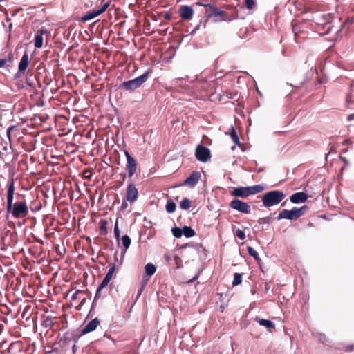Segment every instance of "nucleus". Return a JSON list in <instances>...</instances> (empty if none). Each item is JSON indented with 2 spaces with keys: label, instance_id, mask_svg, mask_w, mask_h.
<instances>
[{
  "label": "nucleus",
  "instance_id": "f257e3e1",
  "mask_svg": "<svg viewBox=\"0 0 354 354\" xmlns=\"http://www.w3.org/2000/svg\"><path fill=\"white\" fill-rule=\"evenodd\" d=\"M285 198V194L279 190H272L266 193L262 197V202L265 207H269L281 203Z\"/></svg>",
  "mask_w": 354,
  "mask_h": 354
},
{
  "label": "nucleus",
  "instance_id": "f03ea898",
  "mask_svg": "<svg viewBox=\"0 0 354 354\" xmlns=\"http://www.w3.org/2000/svg\"><path fill=\"white\" fill-rule=\"evenodd\" d=\"M263 190V187L261 185H256L251 187H235L231 192V194L235 197H241L245 198L250 195L260 193Z\"/></svg>",
  "mask_w": 354,
  "mask_h": 354
},
{
  "label": "nucleus",
  "instance_id": "7ed1b4c3",
  "mask_svg": "<svg viewBox=\"0 0 354 354\" xmlns=\"http://www.w3.org/2000/svg\"><path fill=\"white\" fill-rule=\"evenodd\" d=\"M6 210L11 213L15 218H22L28 214V208L25 200L15 203L10 209Z\"/></svg>",
  "mask_w": 354,
  "mask_h": 354
},
{
  "label": "nucleus",
  "instance_id": "20e7f679",
  "mask_svg": "<svg viewBox=\"0 0 354 354\" xmlns=\"http://www.w3.org/2000/svg\"><path fill=\"white\" fill-rule=\"evenodd\" d=\"M150 73L151 71L148 70L142 75L136 78L124 82L122 84V87L126 90L133 91L138 88L140 87L141 85L143 84L147 80Z\"/></svg>",
  "mask_w": 354,
  "mask_h": 354
},
{
  "label": "nucleus",
  "instance_id": "39448f33",
  "mask_svg": "<svg viewBox=\"0 0 354 354\" xmlns=\"http://www.w3.org/2000/svg\"><path fill=\"white\" fill-rule=\"evenodd\" d=\"M307 209V207L303 206L300 208L296 207H293L290 210L283 209L279 214L277 219H288V220H297L300 216L304 214L305 211Z\"/></svg>",
  "mask_w": 354,
  "mask_h": 354
},
{
  "label": "nucleus",
  "instance_id": "423d86ee",
  "mask_svg": "<svg viewBox=\"0 0 354 354\" xmlns=\"http://www.w3.org/2000/svg\"><path fill=\"white\" fill-rule=\"evenodd\" d=\"M196 158L202 162H207L211 159L210 150L203 145H198L195 149Z\"/></svg>",
  "mask_w": 354,
  "mask_h": 354
},
{
  "label": "nucleus",
  "instance_id": "0eeeda50",
  "mask_svg": "<svg viewBox=\"0 0 354 354\" xmlns=\"http://www.w3.org/2000/svg\"><path fill=\"white\" fill-rule=\"evenodd\" d=\"M109 5H110L109 1L104 3L100 8L93 9L91 11L88 12L86 15H84V16H82L81 17L80 21L82 22H86L88 20H91V19L99 16L100 15H101L102 13H103L104 12L106 11V10L108 8Z\"/></svg>",
  "mask_w": 354,
  "mask_h": 354
},
{
  "label": "nucleus",
  "instance_id": "6e6552de",
  "mask_svg": "<svg viewBox=\"0 0 354 354\" xmlns=\"http://www.w3.org/2000/svg\"><path fill=\"white\" fill-rule=\"evenodd\" d=\"M7 206L6 209H10L12 207L14 194L15 190V179L12 176L10 177L7 182Z\"/></svg>",
  "mask_w": 354,
  "mask_h": 354
},
{
  "label": "nucleus",
  "instance_id": "1a4fd4ad",
  "mask_svg": "<svg viewBox=\"0 0 354 354\" xmlns=\"http://www.w3.org/2000/svg\"><path fill=\"white\" fill-rule=\"evenodd\" d=\"M229 205L231 208L241 213L248 214H250L251 211L250 206L247 203L239 199H233Z\"/></svg>",
  "mask_w": 354,
  "mask_h": 354
},
{
  "label": "nucleus",
  "instance_id": "9d476101",
  "mask_svg": "<svg viewBox=\"0 0 354 354\" xmlns=\"http://www.w3.org/2000/svg\"><path fill=\"white\" fill-rule=\"evenodd\" d=\"M124 153L127 158L126 170L128 171V176L131 178L132 176L136 172L137 162L134 158L130 155L128 151L125 150Z\"/></svg>",
  "mask_w": 354,
  "mask_h": 354
},
{
  "label": "nucleus",
  "instance_id": "9b49d317",
  "mask_svg": "<svg viewBox=\"0 0 354 354\" xmlns=\"http://www.w3.org/2000/svg\"><path fill=\"white\" fill-rule=\"evenodd\" d=\"M138 197V191L135 185L131 181L128 185L126 191V199L128 202L133 203Z\"/></svg>",
  "mask_w": 354,
  "mask_h": 354
},
{
  "label": "nucleus",
  "instance_id": "f8f14e48",
  "mask_svg": "<svg viewBox=\"0 0 354 354\" xmlns=\"http://www.w3.org/2000/svg\"><path fill=\"white\" fill-rule=\"evenodd\" d=\"M207 12H209L208 17L214 16L216 18V21H225L227 19V12L219 10L216 7L209 6V10H207Z\"/></svg>",
  "mask_w": 354,
  "mask_h": 354
},
{
  "label": "nucleus",
  "instance_id": "ddd939ff",
  "mask_svg": "<svg viewBox=\"0 0 354 354\" xmlns=\"http://www.w3.org/2000/svg\"><path fill=\"white\" fill-rule=\"evenodd\" d=\"M29 65V57L27 52H25L19 63L18 71L16 74V77H21L25 73L28 66Z\"/></svg>",
  "mask_w": 354,
  "mask_h": 354
},
{
  "label": "nucleus",
  "instance_id": "4468645a",
  "mask_svg": "<svg viewBox=\"0 0 354 354\" xmlns=\"http://www.w3.org/2000/svg\"><path fill=\"white\" fill-rule=\"evenodd\" d=\"M201 177V174L199 171H194L190 176L185 180L183 185L194 187L196 185Z\"/></svg>",
  "mask_w": 354,
  "mask_h": 354
},
{
  "label": "nucleus",
  "instance_id": "2eb2a0df",
  "mask_svg": "<svg viewBox=\"0 0 354 354\" xmlns=\"http://www.w3.org/2000/svg\"><path fill=\"white\" fill-rule=\"evenodd\" d=\"M180 17L184 20H190L194 15V10L191 6H181L179 10Z\"/></svg>",
  "mask_w": 354,
  "mask_h": 354
},
{
  "label": "nucleus",
  "instance_id": "dca6fc26",
  "mask_svg": "<svg viewBox=\"0 0 354 354\" xmlns=\"http://www.w3.org/2000/svg\"><path fill=\"white\" fill-rule=\"evenodd\" d=\"M89 293L88 289L86 290H80L77 289V290L72 294L71 295V300L75 301L76 299H80V305H83L86 301V297H84L85 295H88Z\"/></svg>",
  "mask_w": 354,
  "mask_h": 354
},
{
  "label": "nucleus",
  "instance_id": "f3484780",
  "mask_svg": "<svg viewBox=\"0 0 354 354\" xmlns=\"http://www.w3.org/2000/svg\"><path fill=\"white\" fill-rule=\"evenodd\" d=\"M307 199L308 195L303 192L294 193L290 197V200L292 203H304Z\"/></svg>",
  "mask_w": 354,
  "mask_h": 354
},
{
  "label": "nucleus",
  "instance_id": "a211bd4d",
  "mask_svg": "<svg viewBox=\"0 0 354 354\" xmlns=\"http://www.w3.org/2000/svg\"><path fill=\"white\" fill-rule=\"evenodd\" d=\"M99 324L100 320L97 318L92 319L84 326L82 330V333L86 334L95 330Z\"/></svg>",
  "mask_w": 354,
  "mask_h": 354
},
{
  "label": "nucleus",
  "instance_id": "6ab92c4d",
  "mask_svg": "<svg viewBox=\"0 0 354 354\" xmlns=\"http://www.w3.org/2000/svg\"><path fill=\"white\" fill-rule=\"evenodd\" d=\"M254 320L261 326H265L268 330L271 333L275 330V325L270 320L264 319L259 317H256Z\"/></svg>",
  "mask_w": 354,
  "mask_h": 354
},
{
  "label": "nucleus",
  "instance_id": "aec40b11",
  "mask_svg": "<svg viewBox=\"0 0 354 354\" xmlns=\"http://www.w3.org/2000/svg\"><path fill=\"white\" fill-rule=\"evenodd\" d=\"M47 33V30L44 28L39 30L35 37V47L40 48L43 46V35Z\"/></svg>",
  "mask_w": 354,
  "mask_h": 354
},
{
  "label": "nucleus",
  "instance_id": "412c9836",
  "mask_svg": "<svg viewBox=\"0 0 354 354\" xmlns=\"http://www.w3.org/2000/svg\"><path fill=\"white\" fill-rule=\"evenodd\" d=\"M13 290V293L15 294L16 292L18 294H21L22 296L25 297V295H27V297L30 299L33 298V297L36 294V289H11Z\"/></svg>",
  "mask_w": 354,
  "mask_h": 354
},
{
  "label": "nucleus",
  "instance_id": "4be33fe9",
  "mask_svg": "<svg viewBox=\"0 0 354 354\" xmlns=\"http://www.w3.org/2000/svg\"><path fill=\"white\" fill-rule=\"evenodd\" d=\"M114 271H115V266H113L109 270L105 277L104 278V279L102 280V283L98 286V288H105L108 285L109 282L110 281L111 279L112 278Z\"/></svg>",
  "mask_w": 354,
  "mask_h": 354
},
{
  "label": "nucleus",
  "instance_id": "5701e85b",
  "mask_svg": "<svg viewBox=\"0 0 354 354\" xmlns=\"http://www.w3.org/2000/svg\"><path fill=\"white\" fill-rule=\"evenodd\" d=\"M34 311H35L34 307H32L31 305H26L24 307V310L21 313V317L25 319L26 321H28V319H30Z\"/></svg>",
  "mask_w": 354,
  "mask_h": 354
},
{
  "label": "nucleus",
  "instance_id": "b1692460",
  "mask_svg": "<svg viewBox=\"0 0 354 354\" xmlns=\"http://www.w3.org/2000/svg\"><path fill=\"white\" fill-rule=\"evenodd\" d=\"M100 224V235L105 236L108 233L107 225L108 221L106 220L101 219L99 222Z\"/></svg>",
  "mask_w": 354,
  "mask_h": 354
},
{
  "label": "nucleus",
  "instance_id": "393cba45",
  "mask_svg": "<svg viewBox=\"0 0 354 354\" xmlns=\"http://www.w3.org/2000/svg\"><path fill=\"white\" fill-rule=\"evenodd\" d=\"M231 294L229 290H227L225 292L218 293L217 296L219 297V300L221 303L227 302L228 303L230 298L231 297Z\"/></svg>",
  "mask_w": 354,
  "mask_h": 354
},
{
  "label": "nucleus",
  "instance_id": "a878e982",
  "mask_svg": "<svg viewBox=\"0 0 354 354\" xmlns=\"http://www.w3.org/2000/svg\"><path fill=\"white\" fill-rule=\"evenodd\" d=\"M183 234L185 237L190 238L195 235V232L191 227L184 226L183 227Z\"/></svg>",
  "mask_w": 354,
  "mask_h": 354
},
{
  "label": "nucleus",
  "instance_id": "bb28decb",
  "mask_svg": "<svg viewBox=\"0 0 354 354\" xmlns=\"http://www.w3.org/2000/svg\"><path fill=\"white\" fill-rule=\"evenodd\" d=\"M145 270L146 274L151 277L155 273L156 268L153 264L147 263L145 267Z\"/></svg>",
  "mask_w": 354,
  "mask_h": 354
},
{
  "label": "nucleus",
  "instance_id": "cd10ccee",
  "mask_svg": "<svg viewBox=\"0 0 354 354\" xmlns=\"http://www.w3.org/2000/svg\"><path fill=\"white\" fill-rule=\"evenodd\" d=\"M230 130H231L230 136H231L232 141L234 142V144H236L237 145H240L241 143L239 141V138L238 134H237L235 129L233 127H231Z\"/></svg>",
  "mask_w": 354,
  "mask_h": 354
},
{
  "label": "nucleus",
  "instance_id": "c85d7f7f",
  "mask_svg": "<svg viewBox=\"0 0 354 354\" xmlns=\"http://www.w3.org/2000/svg\"><path fill=\"white\" fill-rule=\"evenodd\" d=\"M166 210L168 213H173L176 211V203L172 201L171 200H169L167 201L166 205Z\"/></svg>",
  "mask_w": 354,
  "mask_h": 354
},
{
  "label": "nucleus",
  "instance_id": "c756f323",
  "mask_svg": "<svg viewBox=\"0 0 354 354\" xmlns=\"http://www.w3.org/2000/svg\"><path fill=\"white\" fill-rule=\"evenodd\" d=\"M247 251L248 254L253 257L254 259L257 261L259 262L261 261V259L259 257L258 252L251 246H248L247 248Z\"/></svg>",
  "mask_w": 354,
  "mask_h": 354
},
{
  "label": "nucleus",
  "instance_id": "7c9ffc66",
  "mask_svg": "<svg viewBox=\"0 0 354 354\" xmlns=\"http://www.w3.org/2000/svg\"><path fill=\"white\" fill-rule=\"evenodd\" d=\"M180 207L183 209H189L191 207V201L189 198H185L180 203Z\"/></svg>",
  "mask_w": 354,
  "mask_h": 354
},
{
  "label": "nucleus",
  "instance_id": "2f4dec72",
  "mask_svg": "<svg viewBox=\"0 0 354 354\" xmlns=\"http://www.w3.org/2000/svg\"><path fill=\"white\" fill-rule=\"evenodd\" d=\"M54 325L53 318L48 316L46 317V319L44 320L42 326L45 328H52Z\"/></svg>",
  "mask_w": 354,
  "mask_h": 354
},
{
  "label": "nucleus",
  "instance_id": "473e14b6",
  "mask_svg": "<svg viewBox=\"0 0 354 354\" xmlns=\"http://www.w3.org/2000/svg\"><path fill=\"white\" fill-rule=\"evenodd\" d=\"M242 281V274L239 273H235L234 275V280L232 281V286H236L239 285Z\"/></svg>",
  "mask_w": 354,
  "mask_h": 354
},
{
  "label": "nucleus",
  "instance_id": "72a5a7b5",
  "mask_svg": "<svg viewBox=\"0 0 354 354\" xmlns=\"http://www.w3.org/2000/svg\"><path fill=\"white\" fill-rule=\"evenodd\" d=\"M122 245L125 248V249H127L130 246L131 241L130 237L128 235H124L122 237Z\"/></svg>",
  "mask_w": 354,
  "mask_h": 354
},
{
  "label": "nucleus",
  "instance_id": "f704fd0d",
  "mask_svg": "<svg viewBox=\"0 0 354 354\" xmlns=\"http://www.w3.org/2000/svg\"><path fill=\"white\" fill-rule=\"evenodd\" d=\"M172 234L176 238H180L183 235V228H180L178 227H173Z\"/></svg>",
  "mask_w": 354,
  "mask_h": 354
},
{
  "label": "nucleus",
  "instance_id": "c9c22d12",
  "mask_svg": "<svg viewBox=\"0 0 354 354\" xmlns=\"http://www.w3.org/2000/svg\"><path fill=\"white\" fill-rule=\"evenodd\" d=\"M256 5L254 0H245V6L247 9L252 10Z\"/></svg>",
  "mask_w": 354,
  "mask_h": 354
},
{
  "label": "nucleus",
  "instance_id": "e433bc0d",
  "mask_svg": "<svg viewBox=\"0 0 354 354\" xmlns=\"http://www.w3.org/2000/svg\"><path fill=\"white\" fill-rule=\"evenodd\" d=\"M102 290V289H97V292H96V294H95V297H94V300H93V304H92V307L94 306V305L95 304L96 301L97 299H99L102 297V295H101Z\"/></svg>",
  "mask_w": 354,
  "mask_h": 354
},
{
  "label": "nucleus",
  "instance_id": "4c0bfd02",
  "mask_svg": "<svg viewBox=\"0 0 354 354\" xmlns=\"http://www.w3.org/2000/svg\"><path fill=\"white\" fill-rule=\"evenodd\" d=\"M236 235L241 239L243 240L245 239V232L243 230H238L236 232Z\"/></svg>",
  "mask_w": 354,
  "mask_h": 354
},
{
  "label": "nucleus",
  "instance_id": "58836bf2",
  "mask_svg": "<svg viewBox=\"0 0 354 354\" xmlns=\"http://www.w3.org/2000/svg\"><path fill=\"white\" fill-rule=\"evenodd\" d=\"M270 218L269 217L260 218L258 220V223L259 224H264V223L268 224L270 223Z\"/></svg>",
  "mask_w": 354,
  "mask_h": 354
},
{
  "label": "nucleus",
  "instance_id": "ea45409f",
  "mask_svg": "<svg viewBox=\"0 0 354 354\" xmlns=\"http://www.w3.org/2000/svg\"><path fill=\"white\" fill-rule=\"evenodd\" d=\"M114 234H115V238L118 240L120 238V230L118 228L117 223H115V227H114Z\"/></svg>",
  "mask_w": 354,
  "mask_h": 354
},
{
  "label": "nucleus",
  "instance_id": "a19ab883",
  "mask_svg": "<svg viewBox=\"0 0 354 354\" xmlns=\"http://www.w3.org/2000/svg\"><path fill=\"white\" fill-rule=\"evenodd\" d=\"M84 175L85 178L91 179V176H92V173L90 170H85L84 172Z\"/></svg>",
  "mask_w": 354,
  "mask_h": 354
},
{
  "label": "nucleus",
  "instance_id": "79ce46f5",
  "mask_svg": "<svg viewBox=\"0 0 354 354\" xmlns=\"http://www.w3.org/2000/svg\"><path fill=\"white\" fill-rule=\"evenodd\" d=\"M15 128V126H11L7 129L6 134L8 138V139L10 140V134L11 131Z\"/></svg>",
  "mask_w": 354,
  "mask_h": 354
},
{
  "label": "nucleus",
  "instance_id": "37998d69",
  "mask_svg": "<svg viewBox=\"0 0 354 354\" xmlns=\"http://www.w3.org/2000/svg\"><path fill=\"white\" fill-rule=\"evenodd\" d=\"M128 207V203H127V201L126 200H124L122 203V205H121V209L122 210H124L127 208Z\"/></svg>",
  "mask_w": 354,
  "mask_h": 354
},
{
  "label": "nucleus",
  "instance_id": "c03bdc74",
  "mask_svg": "<svg viewBox=\"0 0 354 354\" xmlns=\"http://www.w3.org/2000/svg\"><path fill=\"white\" fill-rule=\"evenodd\" d=\"M227 306V302H223L221 306H219V310H221V312H223L225 308Z\"/></svg>",
  "mask_w": 354,
  "mask_h": 354
},
{
  "label": "nucleus",
  "instance_id": "a18cd8bd",
  "mask_svg": "<svg viewBox=\"0 0 354 354\" xmlns=\"http://www.w3.org/2000/svg\"><path fill=\"white\" fill-rule=\"evenodd\" d=\"M164 17L167 20H170L171 19V14L170 12H165Z\"/></svg>",
  "mask_w": 354,
  "mask_h": 354
},
{
  "label": "nucleus",
  "instance_id": "49530a36",
  "mask_svg": "<svg viewBox=\"0 0 354 354\" xmlns=\"http://www.w3.org/2000/svg\"><path fill=\"white\" fill-rule=\"evenodd\" d=\"M352 144V141L350 138H348V139H346L343 142H342V145H351Z\"/></svg>",
  "mask_w": 354,
  "mask_h": 354
},
{
  "label": "nucleus",
  "instance_id": "de8ad7c7",
  "mask_svg": "<svg viewBox=\"0 0 354 354\" xmlns=\"http://www.w3.org/2000/svg\"><path fill=\"white\" fill-rule=\"evenodd\" d=\"M6 63H7L6 59H0V68L3 67Z\"/></svg>",
  "mask_w": 354,
  "mask_h": 354
},
{
  "label": "nucleus",
  "instance_id": "09e8293b",
  "mask_svg": "<svg viewBox=\"0 0 354 354\" xmlns=\"http://www.w3.org/2000/svg\"><path fill=\"white\" fill-rule=\"evenodd\" d=\"M196 5H198V6H204V7H207L209 8V6H212L211 5L209 4H205L203 3H201V2H197L196 3Z\"/></svg>",
  "mask_w": 354,
  "mask_h": 354
},
{
  "label": "nucleus",
  "instance_id": "8fccbe9b",
  "mask_svg": "<svg viewBox=\"0 0 354 354\" xmlns=\"http://www.w3.org/2000/svg\"><path fill=\"white\" fill-rule=\"evenodd\" d=\"M354 120V114H349L347 116V120L348 121H351V120Z\"/></svg>",
  "mask_w": 354,
  "mask_h": 354
},
{
  "label": "nucleus",
  "instance_id": "3c124183",
  "mask_svg": "<svg viewBox=\"0 0 354 354\" xmlns=\"http://www.w3.org/2000/svg\"><path fill=\"white\" fill-rule=\"evenodd\" d=\"M199 27H200V24H198V25L196 26V27L194 28V30L191 32V34L195 33L196 31L199 29Z\"/></svg>",
  "mask_w": 354,
  "mask_h": 354
},
{
  "label": "nucleus",
  "instance_id": "603ef678",
  "mask_svg": "<svg viewBox=\"0 0 354 354\" xmlns=\"http://www.w3.org/2000/svg\"><path fill=\"white\" fill-rule=\"evenodd\" d=\"M226 94H227V97L229 99H232L234 97H233L234 94L232 92H227Z\"/></svg>",
  "mask_w": 354,
  "mask_h": 354
},
{
  "label": "nucleus",
  "instance_id": "864d4df0",
  "mask_svg": "<svg viewBox=\"0 0 354 354\" xmlns=\"http://www.w3.org/2000/svg\"><path fill=\"white\" fill-rule=\"evenodd\" d=\"M19 9L14 10V11L12 12V15H12V17L15 16V15L18 13V12H19Z\"/></svg>",
  "mask_w": 354,
  "mask_h": 354
},
{
  "label": "nucleus",
  "instance_id": "5fc2aeb1",
  "mask_svg": "<svg viewBox=\"0 0 354 354\" xmlns=\"http://www.w3.org/2000/svg\"><path fill=\"white\" fill-rule=\"evenodd\" d=\"M12 27H13V25L12 23H10L8 26V29H9L10 32L12 31Z\"/></svg>",
  "mask_w": 354,
  "mask_h": 354
},
{
  "label": "nucleus",
  "instance_id": "6e6d98bb",
  "mask_svg": "<svg viewBox=\"0 0 354 354\" xmlns=\"http://www.w3.org/2000/svg\"><path fill=\"white\" fill-rule=\"evenodd\" d=\"M165 259L167 261H169L170 260V257H169V255H167V254H165Z\"/></svg>",
  "mask_w": 354,
  "mask_h": 354
},
{
  "label": "nucleus",
  "instance_id": "4d7b16f0",
  "mask_svg": "<svg viewBox=\"0 0 354 354\" xmlns=\"http://www.w3.org/2000/svg\"><path fill=\"white\" fill-rule=\"evenodd\" d=\"M142 291V289H138V295H137L138 297H139L141 295Z\"/></svg>",
  "mask_w": 354,
  "mask_h": 354
},
{
  "label": "nucleus",
  "instance_id": "13d9d810",
  "mask_svg": "<svg viewBox=\"0 0 354 354\" xmlns=\"http://www.w3.org/2000/svg\"><path fill=\"white\" fill-rule=\"evenodd\" d=\"M341 159L345 162V163H347L348 162V160H346V158H344V157H341Z\"/></svg>",
  "mask_w": 354,
  "mask_h": 354
},
{
  "label": "nucleus",
  "instance_id": "bf43d9fd",
  "mask_svg": "<svg viewBox=\"0 0 354 354\" xmlns=\"http://www.w3.org/2000/svg\"><path fill=\"white\" fill-rule=\"evenodd\" d=\"M75 351H76V346H75V344H74V345L73 346V353H75Z\"/></svg>",
  "mask_w": 354,
  "mask_h": 354
},
{
  "label": "nucleus",
  "instance_id": "052dcab7",
  "mask_svg": "<svg viewBox=\"0 0 354 354\" xmlns=\"http://www.w3.org/2000/svg\"><path fill=\"white\" fill-rule=\"evenodd\" d=\"M292 30H293V32H295V31H296V28H295V26H293V25H292ZM295 35H297V33H296V32H295Z\"/></svg>",
  "mask_w": 354,
  "mask_h": 354
},
{
  "label": "nucleus",
  "instance_id": "680f3d73",
  "mask_svg": "<svg viewBox=\"0 0 354 354\" xmlns=\"http://www.w3.org/2000/svg\"><path fill=\"white\" fill-rule=\"evenodd\" d=\"M194 281V279H192V280H189L187 283H192Z\"/></svg>",
  "mask_w": 354,
  "mask_h": 354
},
{
  "label": "nucleus",
  "instance_id": "e2e57ef3",
  "mask_svg": "<svg viewBox=\"0 0 354 354\" xmlns=\"http://www.w3.org/2000/svg\"><path fill=\"white\" fill-rule=\"evenodd\" d=\"M6 21H10V18H8V17H7V18H6Z\"/></svg>",
  "mask_w": 354,
  "mask_h": 354
},
{
  "label": "nucleus",
  "instance_id": "0e129e2a",
  "mask_svg": "<svg viewBox=\"0 0 354 354\" xmlns=\"http://www.w3.org/2000/svg\"><path fill=\"white\" fill-rule=\"evenodd\" d=\"M125 178H126V176H125V174H124V176H123V180H125Z\"/></svg>",
  "mask_w": 354,
  "mask_h": 354
},
{
  "label": "nucleus",
  "instance_id": "69168bd1",
  "mask_svg": "<svg viewBox=\"0 0 354 354\" xmlns=\"http://www.w3.org/2000/svg\"><path fill=\"white\" fill-rule=\"evenodd\" d=\"M73 289H71L68 292H67V295H69V293L71 292Z\"/></svg>",
  "mask_w": 354,
  "mask_h": 354
}]
</instances>
